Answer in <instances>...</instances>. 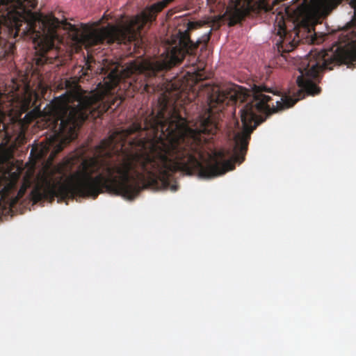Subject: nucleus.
Instances as JSON below:
<instances>
[{
	"mask_svg": "<svg viewBox=\"0 0 356 356\" xmlns=\"http://www.w3.org/2000/svg\"><path fill=\"white\" fill-rule=\"evenodd\" d=\"M188 56V63L194 65L197 60L193 54V49L187 44L179 48L173 47L161 58H143L128 63L122 70V76H142L143 79L154 76L157 72L167 70L171 66L179 63Z\"/></svg>",
	"mask_w": 356,
	"mask_h": 356,
	"instance_id": "20e7f679",
	"label": "nucleus"
},
{
	"mask_svg": "<svg viewBox=\"0 0 356 356\" xmlns=\"http://www.w3.org/2000/svg\"><path fill=\"white\" fill-rule=\"evenodd\" d=\"M137 79H138V78H136V79L134 78V80L135 81H137Z\"/></svg>",
	"mask_w": 356,
	"mask_h": 356,
	"instance_id": "f8f14e48",
	"label": "nucleus"
},
{
	"mask_svg": "<svg viewBox=\"0 0 356 356\" xmlns=\"http://www.w3.org/2000/svg\"><path fill=\"white\" fill-rule=\"evenodd\" d=\"M173 0H161L154 4L150 9L135 16L131 19L115 26L108 24L101 28H94L82 24L80 28L70 23L60 21L52 15H44L33 13V42L40 51L45 52L54 47V41L58 38L56 29L60 26L69 31L76 42L87 40L91 44H97L106 41L108 43L117 42H136L138 43L142 39L140 30L147 22L155 19V13L160 11Z\"/></svg>",
	"mask_w": 356,
	"mask_h": 356,
	"instance_id": "f03ea898",
	"label": "nucleus"
},
{
	"mask_svg": "<svg viewBox=\"0 0 356 356\" xmlns=\"http://www.w3.org/2000/svg\"><path fill=\"white\" fill-rule=\"evenodd\" d=\"M232 4L227 10L230 15V24H234L239 22L245 15H246L250 8V3L249 0H230Z\"/></svg>",
	"mask_w": 356,
	"mask_h": 356,
	"instance_id": "423d86ee",
	"label": "nucleus"
},
{
	"mask_svg": "<svg viewBox=\"0 0 356 356\" xmlns=\"http://www.w3.org/2000/svg\"><path fill=\"white\" fill-rule=\"evenodd\" d=\"M4 152L2 153V155H0V162L1 161H3V160L4 159Z\"/></svg>",
	"mask_w": 356,
	"mask_h": 356,
	"instance_id": "9b49d317",
	"label": "nucleus"
},
{
	"mask_svg": "<svg viewBox=\"0 0 356 356\" xmlns=\"http://www.w3.org/2000/svg\"><path fill=\"white\" fill-rule=\"evenodd\" d=\"M336 0H303L304 10L309 15H320L329 12Z\"/></svg>",
	"mask_w": 356,
	"mask_h": 356,
	"instance_id": "39448f33",
	"label": "nucleus"
},
{
	"mask_svg": "<svg viewBox=\"0 0 356 356\" xmlns=\"http://www.w3.org/2000/svg\"><path fill=\"white\" fill-rule=\"evenodd\" d=\"M2 113L0 111V132L1 130L5 129V124H2L1 118H2Z\"/></svg>",
	"mask_w": 356,
	"mask_h": 356,
	"instance_id": "1a4fd4ad",
	"label": "nucleus"
},
{
	"mask_svg": "<svg viewBox=\"0 0 356 356\" xmlns=\"http://www.w3.org/2000/svg\"><path fill=\"white\" fill-rule=\"evenodd\" d=\"M350 6L354 15L342 33L344 40L326 50H311L300 60L297 92L289 90L274 101L268 94L275 95V91L263 85L254 84L250 90L234 84L216 86L208 96L209 115L201 118L195 129L166 115V190L177 191L172 176L177 170L209 179L233 170V162L244 160L250 135L260 122L259 113L282 111L305 95L319 93L315 80L321 70L356 63V0Z\"/></svg>",
	"mask_w": 356,
	"mask_h": 356,
	"instance_id": "f257e3e1",
	"label": "nucleus"
},
{
	"mask_svg": "<svg viewBox=\"0 0 356 356\" xmlns=\"http://www.w3.org/2000/svg\"><path fill=\"white\" fill-rule=\"evenodd\" d=\"M284 35L280 32V38L276 41V46L279 52H290L293 51L298 43V40H296L295 37L291 35H289L285 31H282Z\"/></svg>",
	"mask_w": 356,
	"mask_h": 356,
	"instance_id": "0eeeda50",
	"label": "nucleus"
},
{
	"mask_svg": "<svg viewBox=\"0 0 356 356\" xmlns=\"http://www.w3.org/2000/svg\"><path fill=\"white\" fill-rule=\"evenodd\" d=\"M54 104V132L49 148L60 152L65 144L77 136V130L90 115L99 117L109 108L115 109L122 102L108 88L88 94L79 92L62 95Z\"/></svg>",
	"mask_w": 356,
	"mask_h": 356,
	"instance_id": "7ed1b4c3",
	"label": "nucleus"
},
{
	"mask_svg": "<svg viewBox=\"0 0 356 356\" xmlns=\"http://www.w3.org/2000/svg\"><path fill=\"white\" fill-rule=\"evenodd\" d=\"M209 34H210V32L208 33V34H206L204 35L203 37H202V40L204 42H206L207 41L209 40Z\"/></svg>",
	"mask_w": 356,
	"mask_h": 356,
	"instance_id": "9d476101",
	"label": "nucleus"
},
{
	"mask_svg": "<svg viewBox=\"0 0 356 356\" xmlns=\"http://www.w3.org/2000/svg\"><path fill=\"white\" fill-rule=\"evenodd\" d=\"M26 1L33 8L35 7V5L32 2V0H0V6H2L6 7V9L14 8L16 7L23 8L24 3Z\"/></svg>",
	"mask_w": 356,
	"mask_h": 356,
	"instance_id": "6e6552de",
	"label": "nucleus"
}]
</instances>
